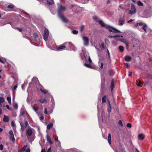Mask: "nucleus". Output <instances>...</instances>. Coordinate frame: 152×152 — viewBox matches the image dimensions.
<instances>
[{"label": "nucleus", "instance_id": "nucleus-38", "mask_svg": "<svg viewBox=\"0 0 152 152\" xmlns=\"http://www.w3.org/2000/svg\"><path fill=\"white\" fill-rule=\"evenodd\" d=\"M13 107L14 108L17 109L18 108V106L17 103H15L13 104Z\"/></svg>", "mask_w": 152, "mask_h": 152}, {"label": "nucleus", "instance_id": "nucleus-63", "mask_svg": "<svg viewBox=\"0 0 152 152\" xmlns=\"http://www.w3.org/2000/svg\"><path fill=\"white\" fill-rule=\"evenodd\" d=\"M55 141H58V137H56L55 138Z\"/></svg>", "mask_w": 152, "mask_h": 152}, {"label": "nucleus", "instance_id": "nucleus-37", "mask_svg": "<svg viewBox=\"0 0 152 152\" xmlns=\"http://www.w3.org/2000/svg\"><path fill=\"white\" fill-rule=\"evenodd\" d=\"M72 33L74 34H77L78 33V31L76 30H74L72 31Z\"/></svg>", "mask_w": 152, "mask_h": 152}, {"label": "nucleus", "instance_id": "nucleus-57", "mask_svg": "<svg viewBox=\"0 0 152 152\" xmlns=\"http://www.w3.org/2000/svg\"><path fill=\"white\" fill-rule=\"evenodd\" d=\"M107 54H108V57H109V58H110V54L109 52L108 49L107 50Z\"/></svg>", "mask_w": 152, "mask_h": 152}, {"label": "nucleus", "instance_id": "nucleus-43", "mask_svg": "<svg viewBox=\"0 0 152 152\" xmlns=\"http://www.w3.org/2000/svg\"><path fill=\"white\" fill-rule=\"evenodd\" d=\"M39 87L40 91H41V89H43L44 88L43 86L40 83L39 84Z\"/></svg>", "mask_w": 152, "mask_h": 152}, {"label": "nucleus", "instance_id": "nucleus-8", "mask_svg": "<svg viewBox=\"0 0 152 152\" xmlns=\"http://www.w3.org/2000/svg\"><path fill=\"white\" fill-rule=\"evenodd\" d=\"M32 130L31 129L29 128L28 129L26 132V136L27 137L31 136L32 134Z\"/></svg>", "mask_w": 152, "mask_h": 152}, {"label": "nucleus", "instance_id": "nucleus-48", "mask_svg": "<svg viewBox=\"0 0 152 152\" xmlns=\"http://www.w3.org/2000/svg\"><path fill=\"white\" fill-rule=\"evenodd\" d=\"M124 43L125 44L126 46H128L129 45V42L127 40H126V41H125Z\"/></svg>", "mask_w": 152, "mask_h": 152}, {"label": "nucleus", "instance_id": "nucleus-52", "mask_svg": "<svg viewBox=\"0 0 152 152\" xmlns=\"http://www.w3.org/2000/svg\"><path fill=\"white\" fill-rule=\"evenodd\" d=\"M88 61L89 63H92V61L91 60V58L90 56H89L88 57Z\"/></svg>", "mask_w": 152, "mask_h": 152}, {"label": "nucleus", "instance_id": "nucleus-26", "mask_svg": "<svg viewBox=\"0 0 152 152\" xmlns=\"http://www.w3.org/2000/svg\"><path fill=\"white\" fill-rule=\"evenodd\" d=\"M27 147L26 145L24 146L20 150V151L21 152H24L26 150V148Z\"/></svg>", "mask_w": 152, "mask_h": 152}, {"label": "nucleus", "instance_id": "nucleus-60", "mask_svg": "<svg viewBox=\"0 0 152 152\" xmlns=\"http://www.w3.org/2000/svg\"><path fill=\"white\" fill-rule=\"evenodd\" d=\"M107 103H108L107 104L110 105V101L108 99H107Z\"/></svg>", "mask_w": 152, "mask_h": 152}, {"label": "nucleus", "instance_id": "nucleus-6", "mask_svg": "<svg viewBox=\"0 0 152 152\" xmlns=\"http://www.w3.org/2000/svg\"><path fill=\"white\" fill-rule=\"evenodd\" d=\"M83 40L84 45L85 46H87L89 44V40L88 37L85 36L83 37Z\"/></svg>", "mask_w": 152, "mask_h": 152}, {"label": "nucleus", "instance_id": "nucleus-64", "mask_svg": "<svg viewBox=\"0 0 152 152\" xmlns=\"http://www.w3.org/2000/svg\"><path fill=\"white\" fill-rule=\"evenodd\" d=\"M41 152H46L45 150L44 149H42Z\"/></svg>", "mask_w": 152, "mask_h": 152}, {"label": "nucleus", "instance_id": "nucleus-44", "mask_svg": "<svg viewBox=\"0 0 152 152\" xmlns=\"http://www.w3.org/2000/svg\"><path fill=\"white\" fill-rule=\"evenodd\" d=\"M142 84V82L140 80H139V81L138 83L137 84V86L140 87V85Z\"/></svg>", "mask_w": 152, "mask_h": 152}, {"label": "nucleus", "instance_id": "nucleus-5", "mask_svg": "<svg viewBox=\"0 0 152 152\" xmlns=\"http://www.w3.org/2000/svg\"><path fill=\"white\" fill-rule=\"evenodd\" d=\"M125 21V20L124 18V16H121L119 18V19L118 21V25L119 26L123 25Z\"/></svg>", "mask_w": 152, "mask_h": 152}, {"label": "nucleus", "instance_id": "nucleus-59", "mask_svg": "<svg viewBox=\"0 0 152 152\" xmlns=\"http://www.w3.org/2000/svg\"><path fill=\"white\" fill-rule=\"evenodd\" d=\"M28 124V122L27 121H25V125L26 126H27Z\"/></svg>", "mask_w": 152, "mask_h": 152}, {"label": "nucleus", "instance_id": "nucleus-49", "mask_svg": "<svg viewBox=\"0 0 152 152\" xmlns=\"http://www.w3.org/2000/svg\"><path fill=\"white\" fill-rule=\"evenodd\" d=\"M3 149V146L2 144H1L0 145V150H2Z\"/></svg>", "mask_w": 152, "mask_h": 152}, {"label": "nucleus", "instance_id": "nucleus-47", "mask_svg": "<svg viewBox=\"0 0 152 152\" xmlns=\"http://www.w3.org/2000/svg\"><path fill=\"white\" fill-rule=\"evenodd\" d=\"M125 67L127 68H129V64L128 63H126L125 64Z\"/></svg>", "mask_w": 152, "mask_h": 152}, {"label": "nucleus", "instance_id": "nucleus-10", "mask_svg": "<svg viewBox=\"0 0 152 152\" xmlns=\"http://www.w3.org/2000/svg\"><path fill=\"white\" fill-rule=\"evenodd\" d=\"M66 48L65 45H61L59 46L57 48V50H61L65 49Z\"/></svg>", "mask_w": 152, "mask_h": 152}, {"label": "nucleus", "instance_id": "nucleus-39", "mask_svg": "<svg viewBox=\"0 0 152 152\" xmlns=\"http://www.w3.org/2000/svg\"><path fill=\"white\" fill-rule=\"evenodd\" d=\"M118 124L121 126H123V124H122V121L121 120H119V121L118 122Z\"/></svg>", "mask_w": 152, "mask_h": 152}, {"label": "nucleus", "instance_id": "nucleus-42", "mask_svg": "<svg viewBox=\"0 0 152 152\" xmlns=\"http://www.w3.org/2000/svg\"><path fill=\"white\" fill-rule=\"evenodd\" d=\"M33 108L34 110L35 111L37 112L38 110V108L35 107L34 106H33Z\"/></svg>", "mask_w": 152, "mask_h": 152}, {"label": "nucleus", "instance_id": "nucleus-55", "mask_svg": "<svg viewBox=\"0 0 152 152\" xmlns=\"http://www.w3.org/2000/svg\"><path fill=\"white\" fill-rule=\"evenodd\" d=\"M44 113L45 114H48V112L47 111V108H45V109Z\"/></svg>", "mask_w": 152, "mask_h": 152}, {"label": "nucleus", "instance_id": "nucleus-45", "mask_svg": "<svg viewBox=\"0 0 152 152\" xmlns=\"http://www.w3.org/2000/svg\"><path fill=\"white\" fill-rule=\"evenodd\" d=\"M101 46L103 48V49H104L105 48L104 44L103 42H102L101 43Z\"/></svg>", "mask_w": 152, "mask_h": 152}, {"label": "nucleus", "instance_id": "nucleus-18", "mask_svg": "<svg viewBox=\"0 0 152 152\" xmlns=\"http://www.w3.org/2000/svg\"><path fill=\"white\" fill-rule=\"evenodd\" d=\"M143 25L142 22L137 23L134 26V28H137L138 26H142Z\"/></svg>", "mask_w": 152, "mask_h": 152}, {"label": "nucleus", "instance_id": "nucleus-33", "mask_svg": "<svg viewBox=\"0 0 152 152\" xmlns=\"http://www.w3.org/2000/svg\"><path fill=\"white\" fill-rule=\"evenodd\" d=\"M5 60L4 58H1L0 57V62L3 63L4 64L5 62Z\"/></svg>", "mask_w": 152, "mask_h": 152}, {"label": "nucleus", "instance_id": "nucleus-12", "mask_svg": "<svg viewBox=\"0 0 152 152\" xmlns=\"http://www.w3.org/2000/svg\"><path fill=\"white\" fill-rule=\"evenodd\" d=\"M4 116L3 119V121L4 122H8L9 120L8 116L5 115H4Z\"/></svg>", "mask_w": 152, "mask_h": 152}, {"label": "nucleus", "instance_id": "nucleus-34", "mask_svg": "<svg viewBox=\"0 0 152 152\" xmlns=\"http://www.w3.org/2000/svg\"><path fill=\"white\" fill-rule=\"evenodd\" d=\"M137 4L138 5L140 6H143V3L141 1H138L137 2Z\"/></svg>", "mask_w": 152, "mask_h": 152}, {"label": "nucleus", "instance_id": "nucleus-13", "mask_svg": "<svg viewBox=\"0 0 152 152\" xmlns=\"http://www.w3.org/2000/svg\"><path fill=\"white\" fill-rule=\"evenodd\" d=\"M47 4L49 5L53 4L54 3V1L53 0H47Z\"/></svg>", "mask_w": 152, "mask_h": 152}, {"label": "nucleus", "instance_id": "nucleus-2", "mask_svg": "<svg viewBox=\"0 0 152 152\" xmlns=\"http://www.w3.org/2000/svg\"><path fill=\"white\" fill-rule=\"evenodd\" d=\"M66 8L64 6L60 5L59 6V7L58 9V15H62V12L66 10Z\"/></svg>", "mask_w": 152, "mask_h": 152}, {"label": "nucleus", "instance_id": "nucleus-4", "mask_svg": "<svg viewBox=\"0 0 152 152\" xmlns=\"http://www.w3.org/2000/svg\"><path fill=\"white\" fill-rule=\"evenodd\" d=\"M49 35V31L48 30L45 28L44 31L43 38L44 40L46 41L47 40Z\"/></svg>", "mask_w": 152, "mask_h": 152}, {"label": "nucleus", "instance_id": "nucleus-53", "mask_svg": "<svg viewBox=\"0 0 152 152\" xmlns=\"http://www.w3.org/2000/svg\"><path fill=\"white\" fill-rule=\"evenodd\" d=\"M104 65V63H102L101 64L100 68L101 69H102L103 68V66Z\"/></svg>", "mask_w": 152, "mask_h": 152}, {"label": "nucleus", "instance_id": "nucleus-1", "mask_svg": "<svg viewBox=\"0 0 152 152\" xmlns=\"http://www.w3.org/2000/svg\"><path fill=\"white\" fill-rule=\"evenodd\" d=\"M99 23L101 26L108 29L109 32H112L113 34H116L121 32L120 31L113 27H112L110 25H105L103 22L101 20H99Z\"/></svg>", "mask_w": 152, "mask_h": 152}, {"label": "nucleus", "instance_id": "nucleus-36", "mask_svg": "<svg viewBox=\"0 0 152 152\" xmlns=\"http://www.w3.org/2000/svg\"><path fill=\"white\" fill-rule=\"evenodd\" d=\"M4 101V99L3 97H0V103H3Z\"/></svg>", "mask_w": 152, "mask_h": 152}, {"label": "nucleus", "instance_id": "nucleus-32", "mask_svg": "<svg viewBox=\"0 0 152 152\" xmlns=\"http://www.w3.org/2000/svg\"><path fill=\"white\" fill-rule=\"evenodd\" d=\"M85 28V26L84 25H82L80 28V31L81 32H82V31Z\"/></svg>", "mask_w": 152, "mask_h": 152}, {"label": "nucleus", "instance_id": "nucleus-7", "mask_svg": "<svg viewBox=\"0 0 152 152\" xmlns=\"http://www.w3.org/2000/svg\"><path fill=\"white\" fill-rule=\"evenodd\" d=\"M58 16L64 22L67 23L69 22V20L65 18L63 15H59Z\"/></svg>", "mask_w": 152, "mask_h": 152}, {"label": "nucleus", "instance_id": "nucleus-24", "mask_svg": "<svg viewBox=\"0 0 152 152\" xmlns=\"http://www.w3.org/2000/svg\"><path fill=\"white\" fill-rule=\"evenodd\" d=\"M7 99L10 104H11V98L10 96H8L7 97Z\"/></svg>", "mask_w": 152, "mask_h": 152}, {"label": "nucleus", "instance_id": "nucleus-31", "mask_svg": "<svg viewBox=\"0 0 152 152\" xmlns=\"http://www.w3.org/2000/svg\"><path fill=\"white\" fill-rule=\"evenodd\" d=\"M33 36L35 38H37L39 37V34L37 33H34L33 34Z\"/></svg>", "mask_w": 152, "mask_h": 152}, {"label": "nucleus", "instance_id": "nucleus-3", "mask_svg": "<svg viewBox=\"0 0 152 152\" xmlns=\"http://www.w3.org/2000/svg\"><path fill=\"white\" fill-rule=\"evenodd\" d=\"M131 10L129 11V13L132 15L136 12V10L135 6L133 4H131Z\"/></svg>", "mask_w": 152, "mask_h": 152}, {"label": "nucleus", "instance_id": "nucleus-58", "mask_svg": "<svg viewBox=\"0 0 152 152\" xmlns=\"http://www.w3.org/2000/svg\"><path fill=\"white\" fill-rule=\"evenodd\" d=\"M51 149V148L50 147L48 150L47 152H50Z\"/></svg>", "mask_w": 152, "mask_h": 152}, {"label": "nucleus", "instance_id": "nucleus-14", "mask_svg": "<svg viewBox=\"0 0 152 152\" xmlns=\"http://www.w3.org/2000/svg\"><path fill=\"white\" fill-rule=\"evenodd\" d=\"M131 57L130 56H126L125 57V60L126 61H129L131 60Z\"/></svg>", "mask_w": 152, "mask_h": 152}, {"label": "nucleus", "instance_id": "nucleus-21", "mask_svg": "<svg viewBox=\"0 0 152 152\" xmlns=\"http://www.w3.org/2000/svg\"><path fill=\"white\" fill-rule=\"evenodd\" d=\"M111 110V105L107 104V111L110 113Z\"/></svg>", "mask_w": 152, "mask_h": 152}, {"label": "nucleus", "instance_id": "nucleus-46", "mask_svg": "<svg viewBox=\"0 0 152 152\" xmlns=\"http://www.w3.org/2000/svg\"><path fill=\"white\" fill-rule=\"evenodd\" d=\"M17 87H18V85H17V84L15 85L14 86V87L12 89V90L14 91V90H15L16 89V88H17Z\"/></svg>", "mask_w": 152, "mask_h": 152}, {"label": "nucleus", "instance_id": "nucleus-62", "mask_svg": "<svg viewBox=\"0 0 152 152\" xmlns=\"http://www.w3.org/2000/svg\"><path fill=\"white\" fill-rule=\"evenodd\" d=\"M105 42L106 43L107 42H109V41L108 39H105Z\"/></svg>", "mask_w": 152, "mask_h": 152}, {"label": "nucleus", "instance_id": "nucleus-22", "mask_svg": "<svg viewBox=\"0 0 152 152\" xmlns=\"http://www.w3.org/2000/svg\"><path fill=\"white\" fill-rule=\"evenodd\" d=\"M114 88V81L113 80H112L111 81V90L112 91H113V88Z\"/></svg>", "mask_w": 152, "mask_h": 152}, {"label": "nucleus", "instance_id": "nucleus-23", "mask_svg": "<svg viewBox=\"0 0 152 152\" xmlns=\"http://www.w3.org/2000/svg\"><path fill=\"white\" fill-rule=\"evenodd\" d=\"M39 101L42 103H46L47 102V100L45 99H41Z\"/></svg>", "mask_w": 152, "mask_h": 152}, {"label": "nucleus", "instance_id": "nucleus-25", "mask_svg": "<svg viewBox=\"0 0 152 152\" xmlns=\"http://www.w3.org/2000/svg\"><path fill=\"white\" fill-rule=\"evenodd\" d=\"M20 125L21 127V130L23 132L25 130V127L22 123H20Z\"/></svg>", "mask_w": 152, "mask_h": 152}, {"label": "nucleus", "instance_id": "nucleus-54", "mask_svg": "<svg viewBox=\"0 0 152 152\" xmlns=\"http://www.w3.org/2000/svg\"><path fill=\"white\" fill-rule=\"evenodd\" d=\"M9 133L10 134V135L14 134L13 133V132L12 130H11L10 131Z\"/></svg>", "mask_w": 152, "mask_h": 152}, {"label": "nucleus", "instance_id": "nucleus-11", "mask_svg": "<svg viewBox=\"0 0 152 152\" xmlns=\"http://www.w3.org/2000/svg\"><path fill=\"white\" fill-rule=\"evenodd\" d=\"M111 135L109 133L108 135V141L110 145L111 143Z\"/></svg>", "mask_w": 152, "mask_h": 152}, {"label": "nucleus", "instance_id": "nucleus-41", "mask_svg": "<svg viewBox=\"0 0 152 152\" xmlns=\"http://www.w3.org/2000/svg\"><path fill=\"white\" fill-rule=\"evenodd\" d=\"M126 40H127L125 39H121L120 40V41L124 43Z\"/></svg>", "mask_w": 152, "mask_h": 152}, {"label": "nucleus", "instance_id": "nucleus-35", "mask_svg": "<svg viewBox=\"0 0 152 152\" xmlns=\"http://www.w3.org/2000/svg\"><path fill=\"white\" fill-rule=\"evenodd\" d=\"M138 137L140 138H141L142 140L143 139L144 137L142 134H139L138 136Z\"/></svg>", "mask_w": 152, "mask_h": 152}, {"label": "nucleus", "instance_id": "nucleus-19", "mask_svg": "<svg viewBox=\"0 0 152 152\" xmlns=\"http://www.w3.org/2000/svg\"><path fill=\"white\" fill-rule=\"evenodd\" d=\"M53 124L52 123H51L49 124L47 126V128L48 130L50 129L53 126Z\"/></svg>", "mask_w": 152, "mask_h": 152}, {"label": "nucleus", "instance_id": "nucleus-28", "mask_svg": "<svg viewBox=\"0 0 152 152\" xmlns=\"http://www.w3.org/2000/svg\"><path fill=\"white\" fill-rule=\"evenodd\" d=\"M119 49L121 52H122L124 50V48L122 46H120L119 47Z\"/></svg>", "mask_w": 152, "mask_h": 152}, {"label": "nucleus", "instance_id": "nucleus-56", "mask_svg": "<svg viewBox=\"0 0 152 152\" xmlns=\"http://www.w3.org/2000/svg\"><path fill=\"white\" fill-rule=\"evenodd\" d=\"M25 152H30V149L29 148L27 149Z\"/></svg>", "mask_w": 152, "mask_h": 152}, {"label": "nucleus", "instance_id": "nucleus-29", "mask_svg": "<svg viewBox=\"0 0 152 152\" xmlns=\"http://www.w3.org/2000/svg\"><path fill=\"white\" fill-rule=\"evenodd\" d=\"M14 7V6L13 4L9 5L7 6L8 9H13Z\"/></svg>", "mask_w": 152, "mask_h": 152}, {"label": "nucleus", "instance_id": "nucleus-30", "mask_svg": "<svg viewBox=\"0 0 152 152\" xmlns=\"http://www.w3.org/2000/svg\"><path fill=\"white\" fill-rule=\"evenodd\" d=\"M84 65L87 68H92V67L91 66L90 64L85 63L84 64Z\"/></svg>", "mask_w": 152, "mask_h": 152}, {"label": "nucleus", "instance_id": "nucleus-27", "mask_svg": "<svg viewBox=\"0 0 152 152\" xmlns=\"http://www.w3.org/2000/svg\"><path fill=\"white\" fill-rule=\"evenodd\" d=\"M44 94H46L48 92V91L45 90L44 89H41V91Z\"/></svg>", "mask_w": 152, "mask_h": 152}, {"label": "nucleus", "instance_id": "nucleus-61", "mask_svg": "<svg viewBox=\"0 0 152 152\" xmlns=\"http://www.w3.org/2000/svg\"><path fill=\"white\" fill-rule=\"evenodd\" d=\"M11 125L12 126L14 127L15 126L14 124L13 123V122H11Z\"/></svg>", "mask_w": 152, "mask_h": 152}, {"label": "nucleus", "instance_id": "nucleus-17", "mask_svg": "<svg viewBox=\"0 0 152 152\" xmlns=\"http://www.w3.org/2000/svg\"><path fill=\"white\" fill-rule=\"evenodd\" d=\"M9 138L10 140L12 142H14L15 139L14 137V134L10 135Z\"/></svg>", "mask_w": 152, "mask_h": 152}, {"label": "nucleus", "instance_id": "nucleus-9", "mask_svg": "<svg viewBox=\"0 0 152 152\" xmlns=\"http://www.w3.org/2000/svg\"><path fill=\"white\" fill-rule=\"evenodd\" d=\"M46 139L48 142L50 144L52 145L53 144V142L51 140V138L48 134H47L46 135Z\"/></svg>", "mask_w": 152, "mask_h": 152}, {"label": "nucleus", "instance_id": "nucleus-40", "mask_svg": "<svg viewBox=\"0 0 152 152\" xmlns=\"http://www.w3.org/2000/svg\"><path fill=\"white\" fill-rule=\"evenodd\" d=\"M126 126L127 127L130 128L132 127V124L130 123H127L126 125Z\"/></svg>", "mask_w": 152, "mask_h": 152}, {"label": "nucleus", "instance_id": "nucleus-51", "mask_svg": "<svg viewBox=\"0 0 152 152\" xmlns=\"http://www.w3.org/2000/svg\"><path fill=\"white\" fill-rule=\"evenodd\" d=\"M16 29H18L19 31L20 32H22L23 31V29L22 28H19L17 27L16 28Z\"/></svg>", "mask_w": 152, "mask_h": 152}, {"label": "nucleus", "instance_id": "nucleus-16", "mask_svg": "<svg viewBox=\"0 0 152 152\" xmlns=\"http://www.w3.org/2000/svg\"><path fill=\"white\" fill-rule=\"evenodd\" d=\"M122 37L123 36L122 35L121 36L120 35H119L116 34L114 36L110 35L109 36H108V37L109 38H115L116 37Z\"/></svg>", "mask_w": 152, "mask_h": 152}, {"label": "nucleus", "instance_id": "nucleus-15", "mask_svg": "<svg viewBox=\"0 0 152 152\" xmlns=\"http://www.w3.org/2000/svg\"><path fill=\"white\" fill-rule=\"evenodd\" d=\"M142 26V29L145 31V32H146V28H147V26L146 24L143 23V25Z\"/></svg>", "mask_w": 152, "mask_h": 152}, {"label": "nucleus", "instance_id": "nucleus-20", "mask_svg": "<svg viewBox=\"0 0 152 152\" xmlns=\"http://www.w3.org/2000/svg\"><path fill=\"white\" fill-rule=\"evenodd\" d=\"M107 97L106 96H104L102 97V102L103 103H104L106 102Z\"/></svg>", "mask_w": 152, "mask_h": 152}, {"label": "nucleus", "instance_id": "nucleus-50", "mask_svg": "<svg viewBox=\"0 0 152 152\" xmlns=\"http://www.w3.org/2000/svg\"><path fill=\"white\" fill-rule=\"evenodd\" d=\"M20 114L22 115H25V112L24 111H22L21 113H20Z\"/></svg>", "mask_w": 152, "mask_h": 152}]
</instances>
